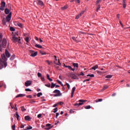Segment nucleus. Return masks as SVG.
<instances>
[{"instance_id": "2", "label": "nucleus", "mask_w": 130, "mask_h": 130, "mask_svg": "<svg viewBox=\"0 0 130 130\" xmlns=\"http://www.w3.org/2000/svg\"><path fill=\"white\" fill-rule=\"evenodd\" d=\"M12 13L10 12L6 18H4L2 20V23L4 25H6L7 22H10L11 20Z\"/></svg>"}, {"instance_id": "18", "label": "nucleus", "mask_w": 130, "mask_h": 130, "mask_svg": "<svg viewBox=\"0 0 130 130\" xmlns=\"http://www.w3.org/2000/svg\"><path fill=\"white\" fill-rule=\"evenodd\" d=\"M15 57H16L15 55H12L10 57V60L11 61L14 60V59L15 58Z\"/></svg>"}, {"instance_id": "40", "label": "nucleus", "mask_w": 130, "mask_h": 130, "mask_svg": "<svg viewBox=\"0 0 130 130\" xmlns=\"http://www.w3.org/2000/svg\"><path fill=\"white\" fill-rule=\"evenodd\" d=\"M38 97H40L41 95H42V92H39L37 94Z\"/></svg>"}, {"instance_id": "27", "label": "nucleus", "mask_w": 130, "mask_h": 130, "mask_svg": "<svg viewBox=\"0 0 130 130\" xmlns=\"http://www.w3.org/2000/svg\"><path fill=\"white\" fill-rule=\"evenodd\" d=\"M10 30L11 31H15V28L13 27H10Z\"/></svg>"}, {"instance_id": "7", "label": "nucleus", "mask_w": 130, "mask_h": 130, "mask_svg": "<svg viewBox=\"0 0 130 130\" xmlns=\"http://www.w3.org/2000/svg\"><path fill=\"white\" fill-rule=\"evenodd\" d=\"M32 85V82L30 80L27 81L25 82V86L28 87Z\"/></svg>"}, {"instance_id": "42", "label": "nucleus", "mask_w": 130, "mask_h": 130, "mask_svg": "<svg viewBox=\"0 0 130 130\" xmlns=\"http://www.w3.org/2000/svg\"><path fill=\"white\" fill-rule=\"evenodd\" d=\"M67 86L68 88L69 89H70V85H69V84H68V83H66V84L64 86Z\"/></svg>"}, {"instance_id": "20", "label": "nucleus", "mask_w": 130, "mask_h": 130, "mask_svg": "<svg viewBox=\"0 0 130 130\" xmlns=\"http://www.w3.org/2000/svg\"><path fill=\"white\" fill-rule=\"evenodd\" d=\"M35 47L38 48H42V46L39 44H36Z\"/></svg>"}, {"instance_id": "41", "label": "nucleus", "mask_w": 130, "mask_h": 130, "mask_svg": "<svg viewBox=\"0 0 130 130\" xmlns=\"http://www.w3.org/2000/svg\"><path fill=\"white\" fill-rule=\"evenodd\" d=\"M55 86V84H54L53 83H51V88H54Z\"/></svg>"}, {"instance_id": "31", "label": "nucleus", "mask_w": 130, "mask_h": 130, "mask_svg": "<svg viewBox=\"0 0 130 130\" xmlns=\"http://www.w3.org/2000/svg\"><path fill=\"white\" fill-rule=\"evenodd\" d=\"M21 110L22 111H26V109H25L24 106H22V107H21Z\"/></svg>"}, {"instance_id": "4", "label": "nucleus", "mask_w": 130, "mask_h": 130, "mask_svg": "<svg viewBox=\"0 0 130 130\" xmlns=\"http://www.w3.org/2000/svg\"><path fill=\"white\" fill-rule=\"evenodd\" d=\"M29 52L30 54V56L32 57L37 56V54H38V52H35V51L32 50H29Z\"/></svg>"}, {"instance_id": "60", "label": "nucleus", "mask_w": 130, "mask_h": 130, "mask_svg": "<svg viewBox=\"0 0 130 130\" xmlns=\"http://www.w3.org/2000/svg\"><path fill=\"white\" fill-rule=\"evenodd\" d=\"M68 68L70 70H72V68L70 66H68Z\"/></svg>"}, {"instance_id": "63", "label": "nucleus", "mask_w": 130, "mask_h": 130, "mask_svg": "<svg viewBox=\"0 0 130 130\" xmlns=\"http://www.w3.org/2000/svg\"><path fill=\"white\" fill-rule=\"evenodd\" d=\"M58 115H59V113H56V118H57Z\"/></svg>"}, {"instance_id": "23", "label": "nucleus", "mask_w": 130, "mask_h": 130, "mask_svg": "<svg viewBox=\"0 0 130 130\" xmlns=\"http://www.w3.org/2000/svg\"><path fill=\"white\" fill-rule=\"evenodd\" d=\"M3 35L2 33H0V43L2 42L3 40Z\"/></svg>"}, {"instance_id": "53", "label": "nucleus", "mask_w": 130, "mask_h": 130, "mask_svg": "<svg viewBox=\"0 0 130 130\" xmlns=\"http://www.w3.org/2000/svg\"><path fill=\"white\" fill-rule=\"evenodd\" d=\"M56 64L58 65V66H60L61 65V63H60L59 60H58V62L56 63Z\"/></svg>"}, {"instance_id": "48", "label": "nucleus", "mask_w": 130, "mask_h": 130, "mask_svg": "<svg viewBox=\"0 0 130 130\" xmlns=\"http://www.w3.org/2000/svg\"><path fill=\"white\" fill-rule=\"evenodd\" d=\"M52 127H46L45 128V129L49 130Z\"/></svg>"}, {"instance_id": "36", "label": "nucleus", "mask_w": 130, "mask_h": 130, "mask_svg": "<svg viewBox=\"0 0 130 130\" xmlns=\"http://www.w3.org/2000/svg\"><path fill=\"white\" fill-rule=\"evenodd\" d=\"M102 101H103V99H100L99 100H95V102H96V103L100 102H102Z\"/></svg>"}, {"instance_id": "12", "label": "nucleus", "mask_w": 130, "mask_h": 130, "mask_svg": "<svg viewBox=\"0 0 130 130\" xmlns=\"http://www.w3.org/2000/svg\"><path fill=\"white\" fill-rule=\"evenodd\" d=\"M76 89V87H74L73 88L72 91V94H71V98H72L73 97Z\"/></svg>"}, {"instance_id": "49", "label": "nucleus", "mask_w": 130, "mask_h": 130, "mask_svg": "<svg viewBox=\"0 0 130 130\" xmlns=\"http://www.w3.org/2000/svg\"><path fill=\"white\" fill-rule=\"evenodd\" d=\"M12 129L13 130H15V127H16V125H13L12 126Z\"/></svg>"}, {"instance_id": "54", "label": "nucleus", "mask_w": 130, "mask_h": 130, "mask_svg": "<svg viewBox=\"0 0 130 130\" xmlns=\"http://www.w3.org/2000/svg\"><path fill=\"white\" fill-rule=\"evenodd\" d=\"M75 1H76V3H78L79 4H80V0H75Z\"/></svg>"}, {"instance_id": "21", "label": "nucleus", "mask_w": 130, "mask_h": 130, "mask_svg": "<svg viewBox=\"0 0 130 130\" xmlns=\"http://www.w3.org/2000/svg\"><path fill=\"white\" fill-rule=\"evenodd\" d=\"M1 6L5 8L6 7V3L5 2H1Z\"/></svg>"}, {"instance_id": "19", "label": "nucleus", "mask_w": 130, "mask_h": 130, "mask_svg": "<svg viewBox=\"0 0 130 130\" xmlns=\"http://www.w3.org/2000/svg\"><path fill=\"white\" fill-rule=\"evenodd\" d=\"M17 25L19 27H21V28H22V27H23V24H22V23H20V22H17Z\"/></svg>"}, {"instance_id": "3", "label": "nucleus", "mask_w": 130, "mask_h": 130, "mask_svg": "<svg viewBox=\"0 0 130 130\" xmlns=\"http://www.w3.org/2000/svg\"><path fill=\"white\" fill-rule=\"evenodd\" d=\"M7 41L6 38H3L2 41V43L0 44V52H2L3 49L7 47Z\"/></svg>"}, {"instance_id": "16", "label": "nucleus", "mask_w": 130, "mask_h": 130, "mask_svg": "<svg viewBox=\"0 0 130 130\" xmlns=\"http://www.w3.org/2000/svg\"><path fill=\"white\" fill-rule=\"evenodd\" d=\"M10 11L9 10V9L6 8L5 9V13L7 15H8L10 14Z\"/></svg>"}, {"instance_id": "47", "label": "nucleus", "mask_w": 130, "mask_h": 130, "mask_svg": "<svg viewBox=\"0 0 130 130\" xmlns=\"http://www.w3.org/2000/svg\"><path fill=\"white\" fill-rule=\"evenodd\" d=\"M46 127H50L51 126V124H47L46 125Z\"/></svg>"}, {"instance_id": "32", "label": "nucleus", "mask_w": 130, "mask_h": 130, "mask_svg": "<svg viewBox=\"0 0 130 130\" xmlns=\"http://www.w3.org/2000/svg\"><path fill=\"white\" fill-rule=\"evenodd\" d=\"M112 77V76L110 75L106 76V78L110 79V78H111Z\"/></svg>"}, {"instance_id": "1", "label": "nucleus", "mask_w": 130, "mask_h": 130, "mask_svg": "<svg viewBox=\"0 0 130 130\" xmlns=\"http://www.w3.org/2000/svg\"><path fill=\"white\" fill-rule=\"evenodd\" d=\"M7 58H6L5 54L2 55V59H0V70L3 68L4 66L5 68H6L7 66Z\"/></svg>"}, {"instance_id": "58", "label": "nucleus", "mask_w": 130, "mask_h": 130, "mask_svg": "<svg viewBox=\"0 0 130 130\" xmlns=\"http://www.w3.org/2000/svg\"><path fill=\"white\" fill-rule=\"evenodd\" d=\"M54 96H61V95H59L58 94H54Z\"/></svg>"}, {"instance_id": "61", "label": "nucleus", "mask_w": 130, "mask_h": 130, "mask_svg": "<svg viewBox=\"0 0 130 130\" xmlns=\"http://www.w3.org/2000/svg\"><path fill=\"white\" fill-rule=\"evenodd\" d=\"M47 78L48 80L50 79V76L48 74L47 75Z\"/></svg>"}, {"instance_id": "33", "label": "nucleus", "mask_w": 130, "mask_h": 130, "mask_svg": "<svg viewBox=\"0 0 130 130\" xmlns=\"http://www.w3.org/2000/svg\"><path fill=\"white\" fill-rule=\"evenodd\" d=\"M123 8L125 9L126 7V3H122Z\"/></svg>"}, {"instance_id": "59", "label": "nucleus", "mask_w": 130, "mask_h": 130, "mask_svg": "<svg viewBox=\"0 0 130 130\" xmlns=\"http://www.w3.org/2000/svg\"><path fill=\"white\" fill-rule=\"evenodd\" d=\"M89 80H90L89 79H86V80H84V81H83V83H84V82H86V81H89Z\"/></svg>"}, {"instance_id": "56", "label": "nucleus", "mask_w": 130, "mask_h": 130, "mask_svg": "<svg viewBox=\"0 0 130 130\" xmlns=\"http://www.w3.org/2000/svg\"><path fill=\"white\" fill-rule=\"evenodd\" d=\"M26 97L28 98H30V99L32 98V96H31L30 95H27V96H26Z\"/></svg>"}, {"instance_id": "43", "label": "nucleus", "mask_w": 130, "mask_h": 130, "mask_svg": "<svg viewBox=\"0 0 130 130\" xmlns=\"http://www.w3.org/2000/svg\"><path fill=\"white\" fill-rule=\"evenodd\" d=\"M38 77L39 78H41V77H42V74L40 73H38Z\"/></svg>"}, {"instance_id": "10", "label": "nucleus", "mask_w": 130, "mask_h": 130, "mask_svg": "<svg viewBox=\"0 0 130 130\" xmlns=\"http://www.w3.org/2000/svg\"><path fill=\"white\" fill-rule=\"evenodd\" d=\"M5 54L6 57H7L8 58H9L11 56V54H10L9 51L7 50H6L5 51Z\"/></svg>"}, {"instance_id": "25", "label": "nucleus", "mask_w": 130, "mask_h": 130, "mask_svg": "<svg viewBox=\"0 0 130 130\" xmlns=\"http://www.w3.org/2000/svg\"><path fill=\"white\" fill-rule=\"evenodd\" d=\"M68 8V5H66V6H64V7H61V9H62V10H65L67 9Z\"/></svg>"}, {"instance_id": "28", "label": "nucleus", "mask_w": 130, "mask_h": 130, "mask_svg": "<svg viewBox=\"0 0 130 130\" xmlns=\"http://www.w3.org/2000/svg\"><path fill=\"white\" fill-rule=\"evenodd\" d=\"M102 1V0L96 1V2H95V5H98L99 4H100Z\"/></svg>"}, {"instance_id": "26", "label": "nucleus", "mask_w": 130, "mask_h": 130, "mask_svg": "<svg viewBox=\"0 0 130 130\" xmlns=\"http://www.w3.org/2000/svg\"><path fill=\"white\" fill-rule=\"evenodd\" d=\"M98 65H95V66L93 67L92 68V70H95L96 69H97L98 68Z\"/></svg>"}, {"instance_id": "38", "label": "nucleus", "mask_w": 130, "mask_h": 130, "mask_svg": "<svg viewBox=\"0 0 130 130\" xmlns=\"http://www.w3.org/2000/svg\"><path fill=\"white\" fill-rule=\"evenodd\" d=\"M85 108L86 109H89L91 108V106L90 105H88V106H86L85 107Z\"/></svg>"}, {"instance_id": "57", "label": "nucleus", "mask_w": 130, "mask_h": 130, "mask_svg": "<svg viewBox=\"0 0 130 130\" xmlns=\"http://www.w3.org/2000/svg\"><path fill=\"white\" fill-rule=\"evenodd\" d=\"M56 81H57V82L58 83H59V84H61V82L59 80H57Z\"/></svg>"}, {"instance_id": "46", "label": "nucleus", "mask_w": 130, "mask_h": 130, "mask_svg": "<svg viewBox=\"0 0 130 130\" xmlns=\"http://www.w3.org/2000/svg\"><path fill=\"white\" fill-rule=\"evenodd\" d=\"M46 87H50L51 86V84L50 83L48 84H45V85Z\"/></svg>"}, {"instance_id": "55", "label": "nucleus", "mask_w": 130, "mask_h": 130, "mask_svg": "<svg viewBox=\"0 0 130 130\" xmlns=\"http://www.w3.org/2000/svg\"><path fill=\"white\" fill-rule=\"evenodd\" d=\"M41 116H42V114H39L38 115V118H40V117H41Z\"/></svg>"}, {"instance_id": "6", "label": "nucleus", "mask_w": 130, "mask_h": 130, "mask_svg": "<svg viewBox=\"0 0 130 130\" xmlns=\"http://www.w3.org/2000/svg\"><path fill=\"white\" fill-rule=\"evenodd\" d=\"M87 101V100H80L79 101V102H80V103H76L74 105L75 106H81V105H82L84 104V103H85V102H86Z\"/></svg>"}, {"instance_id": "45", "label": "nucleus", "mask_w": 130, "mask_h": 130, "mask_svg": "<svg viewBox=\"0 0 130 130\" xmlns=\"http://www.w3.org/2000/svg\"><path fill=\"white\" fill-rule=\"evenodd\" d=\"M53 110H54L53 112L56 113L58 109L57 108H55V109H53Z\"/></svg>"}, {"instance_id": "50", "label": "nucleus", "mask_w": 130, "mask_h": 130, "mask_svg": "<svg viewBox=\"0 0 130 130\" xmlns=\"http://www.w3.org/2000/svg\"><path fill=\"white\" fill-rule=\"evenodd\" d=\"M85 11H82L80 14V15H82L84 14V13H85Z\"/></svg>"}, {"instance_id": "9", "label": "nucleus", "mask_w": 130, "mask_h": 130, "mask_svg": "<svg viewBox=\"0 0 130 130\" xmlns=\"http://www.w3.org/2000/svg\"><path fill=\"white\" fill-rule=\"evenodd\" d=\"M37 4L38 5L40 6L41 7H42L44 6V3L42 1L38 0L37 1Z\"/></svg>"}, {"instance_id": "51", "label": "nucleus", "mask_w": 130, "mask_h": 130, "mask_svg": "<svg viewBox=\"0 0 130 130\" xmlns=\"http://www.w3.org/2000/svg\"><path fill=\"white\" fill-rule=\"evenodd\" d=\"M25 90L26 91H32V90H31V89H30L29 88L25 89Z\"/></svg>"}, {"instance_id": "52", "label": "nucleus", "mask_w": 130, "mask_h": 130, "mask_svg": "<svg viewBox=\"0 0 130 130\" xmlns=\"http://www.w3.org/2000/svg\"><path fill=\"white\" fill-rule=\"evenodd\" d=\"M72 40H73L75 42H77L76 39L75 37H72Z\"/></svg>"}, {"instance_id": "11", "label": "nucleus", "mask_w": 130, "mask_h": 130, "mask_svg": "<svg viewBox=\"0 0 130 130\" xmlns=\"http://www.w3.org/2000/svg\"><path fill=\"white\" fill-rule=\"evenodd\" d=\"M76 89V87H74L73 88L72 91V94H71V98H72L73 97Z\"/></svg>"}, {"instance_id": "64", "label": "nucleus", "mask_w": 130, "mask_h": 130, "mask_svg": "<svg viewBox=\"0 0 130 130\" xmlns=\"http://www.w3.org/2000/svg\"><path fill=\"white\" fill-rule=\"evenodd\" d=\"M94 77V75H93V74H91V75H90V77Z\"/></svg>"}, {"instance_id": "37", "label": "nucleus", "mask_w": 130, "mask_h": 130, "mask_svg": "<svg viewBox=\"0 0 130 130\" xmlns=\"http://www.w3.org/2000/svg\"><path fill=\"white\" fill-rule=\"evenodd\" d=\"M25 41L26 42V43H29V37H26L25 38Z\"/></svg>"}, {"instance_id": "22", "label": "nucleus", "mask_w": 130, "mask_h": 130, "mask_svg": "<svg viewBox=\"0 0 130 130\" xmlns=\"http://www.w3.org/2000/svg\"><path fill=\"white\" fill-rule=\"evenodd\" d=\"M73 65L74 67V68H79L78 63H73Z\"/></svg>"}, {"instance_id": "30", "label": "nucleus", "mask_w": 130, "mask_h": 130, "mask_svg": "<svg viewBox=\"0 0 130 130\" xmlns=\"http://www.w3.org/2000/svg\"><path fill=\"white\" fill-rule=\"evenodd\" d=\"M100 8H101L100 5V4L98 5V7H96V12H98Z\"/></svg>"}, {"instance_id": "62", "label": "nucleus", "mask_w": 130, "mask_h": 130, "mask_svg": "<svg viewBox=\"0 0 130 130\" xmlns=\"http://www.w3.org/2000/svg\"><path fill=\"white\" fill-rule=\"evenodd\" d=\"M70 112H71V113H74L75 112V111L72 110H71Z\"/></svg>"}, {"instance_id": "5", "label": "nucleus", "mask_w": 130, "mask_h": 130, "mask_svg": "<svg viewBox=\"0 0 130 130\" xmlns=\"http://www.w3.org/2000/svg\"><path fill=\"white\" fill-rule=\"evenodd\" d=\"M21 39H19L18 37H16L15 35H13L12 37V41L13 43L18 42L20 43Z\"/></svg>"}, {"instance_id": "44", "label": "nucleus", "mask_w": 130, "mask_h": 130, "mask_svg": "<svg viewBox=\"0 0 130 130\" xmlns=\"http://www.w3.org/2000/svg\"><path fill=\"white\" fill-rule=\"evenodd\" d=\"M41 80L43 82V81H45V78H44V76H42L41 77Z\"/></svg>"}, {"instance_id": "35", "label": "nucleus", "mask_w": 130, "mask_h": 130, "mask_svg": "<svg viewBox=\"0 0 130 130\" xmlns=\"http://www.w3.org/2000/svg\"><path fill=\"white\" fill-rule=\"evenodd\" d=\"M40 53H41L42 55H43L46 54V52H42V51H41V50H40Z\"/></svg>"}, {"instance_id": "29", "label": "nucleus", "mask_w": 130, "mask_h": 130, "mask_svg": "<svg viewBox=\"0 0 130 130\" xmlns=\"http://www.w3.org/2000/svg\"><path fill=\"white\" fill-rule=\"evenodd\" d=\"M32 127L31 126H27L26 128L24 129V130L27 129H32Z\"/></svg>"}, {"instance_id": "17", "label": "nucleus", "mask_w": 130, "mask_h": 130, "mask_svg": "<svg viewBox=\"0 0 130 130\" xmlns=\"http://www.w3.org/2000/svg\"><path fill=\"white\" fill-rule=\"evenodd\" d=\"M26 96V94H19L18 95H17L16 98H20V97H23V96Z\"/></svg>"}, {"instance_id": "34", "label": "nucleus", "mask_w": 130, "mask_h": 130, "mask_svg": "<svg viewBox=\"0 0 130 130\" xmlns=\"http://www.w3.org/2000/svg\"><path fill=\"white\" fill-rule=\"evenodd\" d=\"M5 7L1 6L0 7V10L2 11H4L5 10Z\"/></svg>"}, {"instance_id": "39", "label": "nucleus", "mask_w": 130, "mask_h": 130, "mask_svg": "<svg viewBox=\"0 0 130 130\" xmlns=\"http://www.w3.org/2000/svg\"><path fill=\"white\" fill-rule=\"evenodd\" d=\"M109 87V86L108 85H105V86H104V88H103V90H106V89H107Z\"/></svg>"}, {"instance_id": "13", "label": "nucleus", "mask_w": 130, "mask_h": 130, "mask_svg": "<svg viewBox=\"0 0 130 130\" xmlns=\"http://www.w3.org/2000/svg\"><path fill=\"white\" fill-rule=\"evenodd\" d=\"M53 93H57V94H59L60 95H61L62 94L60 93V91L59 90L56 89L53 91Z\"/></svg>"}, {"instance_id": "8", "label": "nucleus", "mask_w": 130, "mask_h": 130, "mask_svg": "<svg viewBox=\"0 0 130 130\" xmlns=\"http://www.w3.org/2000/svg\"><path fill=\"white\" fill-rule=\"evenodd\" d=\"M70 77L73 79H77V80L79 79V78L78 77V76H76V75L74 74H70Z\"/></svg>"}, {"instance_id": "15", "label": "nucleus", "mask_w": 130, "mask_h": 130, "mask_svg": "<svg viewBox=\"0 0 130 130\" xmlns=\"http://www.w3.org/2000/svg\"><path fill=\"white\" fill-rule=\"evenodd\" d=\"M24 119H25V120H27L28 121H30V120H31V118L29 116H26L24 117Z\"/></svg>"}, {"instance_id": "14", "label": "nucleus", "mask_w": 130, "mask_h": 130, "mask_svg": "<svg viewBox=\"0 0 130 130\" xmlns=\"http://www.w3.org/2000/svg\"><path fill=\"white\" fill-rule=\"evenodd\" d=\"M14 116H15V117H16L17 120H19V118L20 116H19V115L18 112H16V113H15V114L14 115Z\"/></svg>"}, {"instance_id": "24", "label": "nucleus", "mask_w": 130, "mask_h": 130, "mask_svg": "<svg viewBox=\"0 0 130 130\" xmlns=\"http://www.w3.org/2000/svg\"><path fill=\"white\" fill-rule=\"evenodd\" d=\"M46 62L48 63V65L50 66L51 64H52V61H51L50 62V61H49V60H46Z\"/></svg>"}]
</instances>
